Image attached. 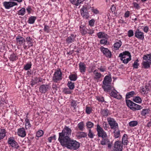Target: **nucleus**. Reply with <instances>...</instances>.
<instances>
[{
	"mask_svg": "<svg viewBox=\"0 0 151 151\" xmlns=\"http://www.w3.org/2000/svg\"><path fill=\"white\" fill-rule=\"evenodd\" d=\"M60 144L68 149L73 150H77L80 147L79 142L71 138L68 139H66V141H63Z\"/></svg>",
	"mask_w": 151,
	"mask_h": 151,
	"instance_id": "1",
	"label": "nucleus"
},
{
	"mask_svg": "<svg viewBox=\"0 0 151 151\" xmlns=\"http://www.w3.org/2000/svg\"><path fill=\"white\" fill-rule=\"evenodd\" d=\"M71 133V129L68 127L65 126L62 132L59 133L58 140L60 143L62 142L63 141H66V139H70V136Z\"/></svg>",
	"mask_w": 151,
	"mask_h": 151,
	"instance_id": "2",
	"label": "nucleus"
},
{
	"mask_svg": "<svg viewBox=\"0 0 151 151\" xmlns=\"http://www.w3.org/2000/svg\"><path fill=\"white\" fill-rule=\"evenodd\" d=\"M111 81L112 79L111 75H109V76L107 75L104 78L102 82L103 85L102 87L104 91L106 92H109L111 90L112 87L111 84Z\"/></svg>",
	"mask_w": 151,
	"mask_h": 151,
	"instance_id": "3",
	"label": "nucleus"
},
{
	"mask_svg": "<svg viewBox=\"0 0 151 151\" xmlns=\"http://www.w3.org/2000/svg\"><path fill=\"white\" fill-rule=\"evenodd\" d=\"M62 74L60 69L57 70L55 72L52 77V81L55 83H58L62 79Z\"/></svg>",
	"mask_w": 151,
	"mask_h": 151,
	"instance_id": "4",
	"label": "nucleus"
},
{
	"mask_svg": "<svg viewBox=\"0 0 151 151\" xmlns=\"http://www.w3.org/2000/svg\"><path fill=\"white\" fill-rule=\"evenodd\" d=\"M96 130L97 132V135L99 137L104 138L107 137V136L106 132L98 124L97 125Z\"/></svg>",
	"mask_w": 151,
	"mask_h": 151,
	"instance_id": "5",
	"label": "nucleus"
},
{
	"mask_svg": "<svg viewBox=\"0 0 151 151\" xmlns=\"http://www.w3.org/2000/svg\"><path fill=\"white\" fill-rule=\"evenodd\" d=\"M7 143L12 147L17 149L20 147L19 144L14 140V137H10L9 138Z\"/></svg>",
	"mask_w": 151,
	"mask_h": 151,
	"instance_id": "6",
	"label": "nucleus"
},
{
	"mask_svg": "<svg viewBox=\"0 0 151 151\" xmlns=\"http://www.w3.org/2000/svg\"><path fill=\"white\" fill-rule=\"evenodd\" d=\"M3 4L6 9H9L14 6H17V3L13 1H4L3 3Z\"/></svg>",
	"mask_w": 151,
	"mask_h": 151,
	"instance_id": "7",
	"label": "nucleus"
},
{
	"mask_svg": "<svg viewBox=\"0 0 151 151\" xmlns=\"http://www.w3.org/2000/svg\"><path fill=\"white\" fill-rule=\"evenodd\" d=\"M122 144L120 141H117L114 142L113 149L114 151H122Z\"/></svg>",
	"mask_w": 151,
	"mask_h": 151,
	"instance_id": "8",
	"label": "nucleus"
},
{
	"mask_svg": "<svg viewBox=\"0 0 151 151\" xmlns=\"http://www.w3.org/2000/svg\"><path fill=\"white\" fill-rule=\"evenodd\" d=\"M101 51L105 56L109 58L111 57V52L107 48H105L103 46H101L100 48Z\"/></svg>",
	"mask_w": 151,
	"mask_h": 151,
	"instance_id": "9",
	"label": "nucleus"
},
{
	"mask_svg": "<svg viewBox=\"0 0 151 151\" xmlns=\"http://www.w3.org/2000/svg\"><path fill=\"white\" fill-rule=\"evenodd\" d=\"M134 36L138 39L143 40L144 38V33L139 29H137L134 32Z\"/></svg>",
	"mask_w": 151,
	"mask_h": 151,
	"instance_id": "10",
	"label": "nucleus"
},
{
	"mask_svg": "<svg viewBox=\"0 0 151 151\" xmlns=\"http://www.w3.org/2000/svg\"><path fill=\"white\" fill-rule=\"evenodd\" d=\"M107 120L112 129H115L118 127V124L116 123V122L114 119L109 118L107 119Z\"/></svg>",
	"mask_w": 151,
	"mask_h": 151,
	"instance_id": "11",
	"label": "nucleus"
},
{
	"mask_svg": "<svg viewBox=\"0 0 151 151\" xmlns=\"http://www.w3.org/2000/svg\"><path fill=\"white\" fill-rule=\"evenodd\" d=\"M102 139L100 141V144L103 145H107L109 148H111V143L109 139L106 137L102 138Z\"/></svg>",
	"mask_w": 151,
	"mask_h": 151,
	"instance_id": "12",
	"label": "nucleus"
},
{
	"mask_svg": "<svg viewBox=\"0 0 151 151\" xmlns=\"http://www.w3.org/2000/svg\"><path fill=\"white\" fill-rule=\"evenodd\" d=\"M17 44L18 45L21 46L26 42L25 39L20 36H18L16 38Z\"/></svg>",
	"mask_w": 151,
	"mask_h": 151,
	"instance_id": "13",
	"label": "nucleus"
},
{
	"mask_svg": "<svg viewBox=\"0 0 151 151\" xmlns=\"http://www.w3.org/2000/svg\"><path fill=\"white\" fill-rule=\"evenodd\" d=\"M49 85L48 84H42L39 88V91L42 93H45L49 89Z\"/></svg>",
	"mask_w": 151,
	"mask_h": 151,
	"instance_id": "14",
	"label": "nucleus"
},
{
	"mask_svg": "<svg viewBox=\"0 0 151 151\" xmlns=\"http://www.w3.org/2000/svg\"><path fill=\"white\" fill-rule=\"evenodd\" d=\"M17 135L22 137H24L26 135V132L24 128H20L18 129L17 132Z\"/></svg>",
	"mask_w": 151,
	"mask_h": 151,
	"instance_id": "15",
	"label": "nucleus"
},
{
	"mask_svg": "<svg viewBox=\"0 0 151 151\" xmlns=\"http://www.w3.org/2000/svg\"><path fill=\"white\" fill-rule=\"evenodd\" d=\"M76 35H75L71 34L66 39L67 43L69 44L75 41V38Z\"/></svg>",
	"mask_w": 151,
	"mask_h": 151,
	"instance_id": "16",
	"label": "nucleus"
},
{
	"mask_svg": "<svg viewBox=\"0 0 151 151\" xmlns=\"http://www.w3.org/2000/svg\"><path fill=\"white\" fill-rule=\"evenodd\" d=\"M126 56H131L130 53L129 51H125L122 53H120L119 56V57L120 58L121 60H122L123 58L126 57Z\"/></svg>",
	"mask_w": 151,
	"mask_h": 151,
	"instance_id": "17",
	"label": "nucleus"
},
{
	"mask_svg": "<svg viewBox=\"0 0 151 151\" xmlns=\"http://www.w3.org/2000/svg\"><path fill=\"white\" fill-rule=\"evenodd\" d=\"M79 68L80 72L82 73L86 72V67L85 64L83 62H80L79 64Z\"/></svg>",
	"mask_w": 151,
	"mask_h": 151,
	"instance_id": "18",
	"label": "nucleus"
},
{
	"mask_svg": "<svg viewBox=\"0 0 151 151\" xmlns=\"http://www.w3.org/2000/svg\"><path fill=\"white\" fill-rule=\"evenodd\" d=\"M114 90L115 92L113 91H112L110 93V94L111 96L114 98H116L118 99H121L122 96L121 95H119V96H117V93L118 92L117 91L114 89Z\"/></svg>",
	"mask_w": 151,
	"mask_h": 151,
	"instance_id": "19",
	"label": "nucleus"
},
{
	"mask_svg": "<svg viewBox=\"0 0 151 151\" xmlns=\"http://www.w3.org/2000/svg\"><path fill=\"white\" fill-rule=\"evenodd\" d=\"M80 32L82 35H84L87 33V29L85 26H80Z\"/></svg>",
	"mask_w": 151,
	"mask_h": 151,
	"instance_id": "20",
	"label": "nucleus"
},
{
	"mask_svg": "<svg viewBox=\"0 0 151 151\" xmlns=\"http://www.w3.org/2000/svg\"><path fill=\"white\" fill-rule=\"evenodd\" d=\"M127 135L126 134H124L123 136L122 143L124 145H127L129 142L127 140Z\"/></svg>",
	"mask_w": 151,
	"mask_h": 151,
	"instance_id": "21",
	"label": "nucleus"
},
{
	"mask_svg": "<svg viewBox=\"0 0 151 151\" xmlns=\"http://www.w3.org/2000/svg\"><path fill=\"white\" fill-rule=\"evenodd\" d=\"M26 41L28 44V48H29L30 47L33 46V39L31 38L30 37H27L25 40Z\"/></svg>",
	"mask_w": 151,
	"mask_h": 151,
	"instance_id": "22",
	"label": "nucleus"
},
{
	"mask_svg": "<svg viewBox=\"0 0 151 151\" xmlns=\"http://www.w3.org/2000/svg\"><path fill=\"white\" fill-rule=\"evenodd\" d=\"M87 136L86 133L84 132H78L76 136L78 139H80L82 137H86Z\"/></svg>",
	"mask_w": 151,
	"mask_h": 151,
	"instance_id": "23",
	"label": "nucleus"
},
{
	"mask_svg": "<svg viewBox=\"0 0 151 151\" xmlns=\"http://www.w3.org/2000/svg\"><path fill=\"white\" fill-rule=\"evenodd\" d=\"M142 108L141 106L134 103L131 110L134 111H136L141 109Z\"/></svg>",
	"mask_w": 151,
	"mask_h": 151,
	"instance_id": "24",
	"label": "nucleus"
},
{
	"mask_svg": "<svg viewBox=\"0 0 151 151\" xmlns=\"http://www.w3.org/2000/svg\"><path fill=\"white\" fill-rule=\"evenodd\" d=\"M93 74L94 75L93 78L96 80L99 79L102 76V74L100 73L96 72V71H93Z\"/></svg>",
	"mask_w": 151,
	"mask_h": 151,
	"instance_id": "25",
	"label": "nucleus"
},
{
	"mask_svg": "<svg viewBox=\"0 0 151 151\" xmlns=\"http://www.w3.org/2000/svg\"><path fill=\"white\" fill-rule=\"evenodd\" d=\"M36 19V17L32 16L29 18L27 22L30 24H33Z\"/></svg>",
	"mask_w": 151,
	"mask_h": 151,
	"instance_id": "26",
	"label": "nucleus"
},
{
	"mask_svg": "<svg viewBox=\"0 0 151 151\" xmlns=\"http://www.w3.org/2000/svg\"><path fill=\"white\" fill-rule=\"evenodd\" d=\"M25 128L26 129H30L31 127V125L28 119L26 118L25 120Z\"/></svg>",
	"mask_w": 151,
	"mask_h": 151,
	"instance_id": "27",
	"label": "nucleus"
},
{
	"mask_svg": "<svg viewBox=\"0 0 151 151\" xmlns=\"http://www.w3.org/2000/svg\"><path fill=\"white\" fill-rule=\"evenodd\" d=\"M143 59L144 60H146L150 64H151V54L144 55L143 57Z\"/></svg>",
	"mask_w": 151,
	"mask_h": 151,
	"instance_id": "28",
	"label": "nucleus"
},
{
	"mask_svg": "<svg viewBox=\"0 0 151 151\" xmlns=\"http://www.w3.org/2000/svg\"><path fill=\"white\" fill-rule=\"evenodd\" d=\"M126 103L128 107L131 109L134 103L130 100L126 99Z\"/></svg>",
	"mask_w": 151,
	"mask_h": 151,
	"instance_id": "29",
	"label": "nucleus"
},
{
	"mask_svg": "<svg viewBox=\"0 0 151 151\" xmlns=\"http://www.w3.org/2000/svg\"><path fill=\"white\" fill-rule=\"evenodd\" d=\"M109 111L107 109H101V114L104 117L107 116L108 115Z\"/></svg>",
	"mask_w": 151,
	"mask_h": 151,
	"instance_id": "30",
	"label": "nucleus"
},
{
	"mask_svg": "<svg viewBox=\"0 0 151 151\" xmlns=\"http://www.w3.org/2000/svg\"><path fill=\"white\" fill-rule=\"evenodd\" d=\"M26 12V10L24 8H22L20 10L17 12V14L18 15L23 16L24 15Z\"/></svg>",
	"mask_w": 151,
	"mask_h": 151,
	"instance_id": "31",
	"label": "nucleus"
},
{
	"mask_svg": "<svg viewBox=\"0 0 151 151\" xmlns=\"http://www.w3.org/2000/svg\"><path fill=\"white\" fill-rule=\"evenodd\" d=\"M122 44V42L120 40H119L118 42L115 43L114 45L115 50H118L121 46Z\"/></svg>",
	"mask_w": 151,
	"mask_h": 151,
	"instance_id": "32",
	"label": "nucleus"
},
{
	"mask_svg": "<svg viewBox=\"0 0 151 151\" xmlns=\"http://www.w3.org/2000/svg\"><path fill=\"white\" fill-rule=\"evenodd\" d=\"M17 59L18 57L17 55L14 53L11 54L9 58V59L10 60L12 61H14L16 60Z\"/></svg>",
	"mask_w": 151,
	"mask_h": 151,
	"instance_id": "33",
	"label": "nucleus"
},
{
	"mask_svg": "<svg viewBox=\"0 0 151 151\" xmlns=\"http://www.w3.org/2000/svg\"><path fill=\"white\" fill-rule=\"evenodd\" d=\"M134 94H135V92L133 91L127 93L126 95V99H127L130 98Z\"/></svg>",
	"mask_w": 151,
	"mask_h": 151,
	"instance_id": "34",
	"label": "nucleus"
},
{
	"mask_svg": "<svg viewBox=\"0 0 151 151\" xmlns=\"http://www.w3.org/2000/svg\"><path fill=\"white\" fill-rule=\"evenodd\" d=\"M97 35L99 38H105L107 35L105 34L104 32H99L97 34Z\"/></svg>",
	"mask_w": 151,
	"mask_h": 151,
	"instance_id": "35",
	"label": "nucleus"
},
{
	"mask_svg": "<svg viewBox=\"0 0 151 151\" xmlns=\"http://www.w3.org/2000/svg\"><path fill=\"white\" fill-rule=\"evenodd\" d=\"M150 87L149 85H146L145 88H142V91L144 94H147L148 93L149 91Z\"/></svg>",
	"mask_w": 151,
	"mask_h": 151,
	"instance_id": "36",
	"label": "nucleus"
},
{
	"mask_svg": "<svg viewBox=\"0 0 151 151\" xmlns=\"http://www.w3.org/2000/svg\"><path fill=\"white\" fill-rule=\"evenodd\" d=\"M133 101L137 103H141L142 101L141 99L138 96L134 97L133 99Z\"/></svg>",
	"mask_w": 151,
	"mask_h": 151,
	"instance_id": "37",
	"label": "nucleus"
},
{
	"mask_svg": "<svg viewBox=\"0 0 151 151\" xmlns=\"http://www.w3.org/2000/svg\"><path fill=\"white\" fill-rule=\"evenodd\" d=\"M150 110L148 109H143L141 112V114L142 116H145L147 114H148Z\"/></svg>",
	"mask_w": 151,
	"mask_h": 151,
	"instance_id": "38",
	"label": "nucleus"
},
{
	"mask_svg": "<svg viewBox=\"0 0 151 151\" xmlns=\"http://www.w3.org/2000/svg\"><path fill=\"white\" fill-rule=\"evenodd\" d=\"M84 124L83 122H81L79 123L78 124V127L80 130L83 131L84 129Z\"/></svg>",
	"mask_w": 151,
	"mask_h": 151,
	"instance_id": "39",
	"label": "nucleus"
},
{
	"mask_svg": "<svg viewBox=\"0 0 151 151\" xmlns=\"http://www.w3.org/2000/svg\"><path fill=\"white\" fill-rule=\"evenodd\" d=\"M114 136L115 138H119L120 136V131L115 130L114 132Z\"/></svg>",
	"mask_w": 151,
	"mask_h": 151,
	"instance_id": "40",
	"label": "nucleus"
},
{
	"mask_svg": "<svg viewBox=\"0 0 151 151\" xmlns=\"http://www.w3.org/2000/svg\"><path fill=\"white\" fill-rule=\"evenodd\" d=\"M138 124V122L137 121H132L129 122V125L131 127H134L136 126Z\"/></svg>",
	"mask_w": 151,
	"mask_h": 151,
	"instance_id": "41",
	"label": "nucleus"
},
{
	"mask_svg": "<svg viewBox=\"0 0 151 151\" xmlns=\"http://www.w3.org/2000/svg\"><path fill=\"white\" fill-rule=\"evenodd\" d=\"M94 136H95V135L94 134L93 132L91 129H89L88 134V137L91 139H92Z\"/></svg>",
	"mask_w": 151,
	"mask_h": 151,
	"instance_id": "42",
	"label": "nucleus"
},
{
	"mask_svg": "<svg viewBox=\"0 0 151 151\" xmlns=\"http://www.w3.org/2000/svg\"><path fill=\"white\" fill-rule=\"evenodd\" d=\"M68 86L70 89L73 90L74 88V83L71 81H68Z\"/></svg>",
	"mask_w": 151,
	"mask_h": 151,
	"instance_id": "43",
	"label": "nucleus"
},
{
	"mask_svg": "<svg viewBox=\"0 0 151 151\" xmlns=\"http://www.w3.org/2000/svg\"><path fill=\"white\" fill-rule=\"evenodd\" d=\"M71 81H76L77 78V76L75 74H72L70 75L69 77Z\"/></svg>",
	"mask_w": 151,
	"mask_h": 151,
	"instance_id": "44",
	"label": "nucleus"
},
{
	"mask_svg": "<svg viewBox=\"0 0 151 151\" xmlns=\"http://www.w3.org/2000/svg\"><path fill=\"white\" fill-rule=\"evenodd\" d=\"M32 65L31 62H30L29 63L27 64L24 66V69L26 70H28L31 68Z\"/></svg>",
	"mask_w": 151,
	"mask_h": 151,
	"instance_id": "45",
	"label": "nucleus"
},
{
	"mask_svg": "<svg viewBox=\"0 0 151 151\" xmlns=\"http://www.w3.org/2000/svg\"><path fill=\"white\" fill-rule=\"evenodd\" d=\"M86 126L88 128H91L94 126V124L91 122L88 121L86 123Z\"/></svg>",
	"mask_w": 151,
	"mask_h": 151,
	"instance_id": "46",
	"label": "nucleus"
},
{
	"mask_svg": "<svg viewBox=\"0 0 151 151\" xmlns=\"http://www.w3.org/2000/svg\"><path fill=\"white\" fill-rule=\"evenodd\" d=\"M142 64L144 67L145 68H148L150 67V64L147 61H146L143 62Z\"/></svg>",
	"mask_w": 151,
	"mask_h": 151,
	"instance_id": "47",
	"label": "nucleus"
},
{
	"mask_svg": "<svg viewBox=\"0 0 151 151\" xmlns=\"http://www.w3.org/2000/svg\"><path fill=\"white\" fill-rule=\"evenodd\" d=\"M44 31L47 33H49L50 32V31L51 30L50 29V27L48 25L45 24H44Z\"/></svg>",
	"mask_w": 151,
	"mask_h": 151,
	"instance_id": "48",
	"label": "nucleus"
},
{
	"mask_svg": "<svg viewBox=\"0 0 151 151\" xmlns=\"http://www.w3.org/2000/svg\"><path fill=\"white\" fill-rule=\"evenodd\" d=\"M81 14L83 17L87 19L89 17V14L88 12H84L83 13L81 12Z\"/></svg>",
	"mask_w": 151,
	"mask_h": 151,
	"instance_id": "49",
	"label": "nucleus"
},
{
	"mask_svg": "<svg viewBox=\"0 0 151 151\" xmlns=\"http://www.w3.org/2000/svg\"><path fill=\"white\" fill-rule=\"evenodd\" d=\"M139 60L138 59H137L134 62L133 64V66L134 68L137 69L138 68L139 64L138 63Z\"/></svg>",
	"mask_w": 151,
	"mask_h": 151,
	"instance_id": "50",
	"label": "nucleus"
},
{
	"mask_svg": "<svg viewBox=\"0 0 151 151\" xmlns=\"http://www.w3.org/2000/svg\"><path fill=\"white\" fill-rule=\"evenodd\" d=\"M44 132L42 130H40L37 131L36 133V136L39 137L42 136Z\"/></svg>",
	"mask_w": 151,
	"mask_h": 151,
	"instance_id": "51",
	"label": "nucleus"
},
{
	"mask_svg": "<svg viewBox=\"0 0 151 151\" xmlns=\"http://www.w3.org/2000/svg\"><path fill=\"white\" fill-rule=\"evenodd\" d=\"M69 1L72 4L76 6H78L80 4L79 2L77 1V0H69Z\"/></svg>",
	"mask_w": 151,
	"mask_h": 151,
	"instance_id": "52",
	"label": "nucleus"
},
{
	"mask_svg": "<svg viewBox=\"0 0 151 151\" xmlns=\"http://www.w3.org/2000/svg\"><path fill=\"white\" fill-rule=\"evenodd\" d=\"M129 58H127L126 59H123L122 60V62L125 64H127L128 63V62L130 61L131 60V56H128Z\"/></svg>",
	"mask_w": 151,
	"mask_h": 151,
	"instance_id": "53",
	"label": "nucleus"
},
{
	"mask_svg": "<svg viewBox=\"0 0 151 151\" xmlns=\"http://www.w3.org/2000/svg\"><path fill=\"white\" fill-rule=\"evenodd\" d=\"M134 7L137 10L139 9L140 8V6L139 4L136 2H134L133 3Z\"/></svg>",
	"mask_w": 151,
	"mask_h": 151,
	"instance_id": "54",
	"label": "nucleus"
},
{
	"mask_svg": "<svg viewBox=\"0 0 151 151\" xmlns=\"http://www.w3.org/2000/svg\"><path fill=\"white\" fill-rule=\"evenodd\" d=\"M63 92L65 94H70L71 93V91L68 88H64L63 90Z\"/></svg>",
	"mask_w": 151,
	"mask_h": 151,
	"instance_id": "55",
	"label": "nucleus"
},
{
	"mask_svg": "<svg viewBox=\"0 0 151 151\" xmlns=\"http://www.w3.org/2000/svg\"><path fill=\"white\" fill-rule=\"evenodd\" d=\"M70 105L71 106L73 107L74 109H76V106L77 105L76 101L74 100H72L71 102Z\"/></svg>",
	"mask_w": 151,
	"mask_h": 151,
	"instance_id": "56",
	"label": "nucleus"
},
{
	"mask_svg": "<svg viewBox=\"0 0 151 151\" xmlns=\"http://www.w3.org/2000/svg\"><path fill=\"white\" fill-rule=\"evenodd\" d=\"M34 80L37 83L39 82H42L43 81L42 79L40 77L37 78V77H35L34 78Z\"/></svg>",
	"mask_w": 151,
	"mask_h": 151,
	"instance_id": "57",
	"label": "nucleus"
},
{
	"mask_svg": "<svg viewBox=\"0 0 151 151\" xmlns=\"http://www.w3.org/2000/svg\"><path fill=\"white\" fill-rule=\"evenodd\" d=\"M96 99L99 102H104V97L102 96H97L96 97Z\"/></svg>",
	"mask_w": 151,
	"mask_h": 151,
	"instance_id": "58",
	"label": "nucleus"
},
{
	"mask_svg": "<svg viewBox=\"0 0 151 151\" xmlns=\"http://www.w3.org/2000/svg\"><path fill=\"white\" fill-rule=\"evenodd\" d=\"M91 111L92 109L91 108L88 107H86V112L87 114H90L91 112Z\"/></svg>",
	"mask_w": 151,
	"mask_h": 151,
	"instance_id": "59",
	"label": "nucleus"
},
{
	"mask_svg": "<svg viewBox=\"0 0 151 151\" xmlns=\"http://www.w3.org/2000/svg\"><path fill=\"white\" fill-rule=\"evenodd\" d=\"M127 35L129 37H130L133 36L134 32L132 30H129L128 32Z\"/></svg>",
	"mask_w": 151,
	"mask_h": 151,
	"instance_id": "60",
	"label": "nucleus"
},
{
	"mask_svg": "<svg viewBox=\"0 0 151 151\" xmlns=\"http://www.w3.org/2000/svg\"><path fill=\"white\" fill-rule=\"evenodd\" d=\"M95 21L94 19L91 20L89 22V24L91 27H93L94 26Z\"/></svg>",
	"mask_w": 151,
	"mask_h": 151,
	"instance_id": "61",
	"label": "nucleus"
},
{
	"mask_svg": "<svg viewBox=\"0 0 151 151\" xmlns=\"http://www.w3.org/2000/svg\"><path fill=\"white\" fill-rule=\"evenodd\" d=\"M88 9V8L83 6V7L81 9V12L83 13L84 12H88L87 11Z\"/></svg>",
	"mask_w": 151,
	"mask_h": 151,
	"instance_id": "62",
	"label": "nucleus"
},
{
	"mask_svg": "<svg viewBox=\"0 0 151 151\" xmlns=\"http://www.w3.org/2000/svg\"><path fill=\"white\" fill-rule=\"evenodd\" d=\"M87 31H88L87 33L90 35H92L94 33V30L90 28L87 29Z\"/></svg>",
	"mask_w": 151,
	"mask_h": 151,
	"instance_id": "63",
	"label": "nucleus"
},
{
	"mask_svg": "<svg viewBox=\"0 0 151 151\" xmlns=\"http://www.w3.org/2000/svg\"><path fill=\"white\" fill-rule=\"evenodd\" d=\"M107 42V41L106 39H101L100 41V43L101 44L106 45Z\"/></svg>",
	"mask_w": 151,
	"mask_h": 151,
	"instance_id": "64",
	"label": "nucleus"
}]
</instances>
